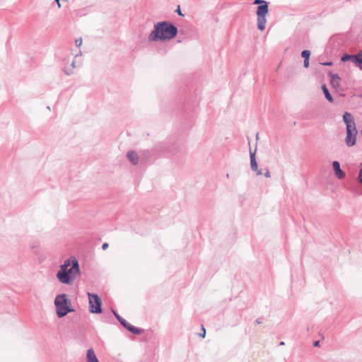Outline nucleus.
Here are the masks:
<instances>
[{"label":"nucleus","mask_w":362,"mask_h":362,"mask_svg":"<svg viewBox=\"0 0 362 362\" xmlns=\"http://www.w3.org/2000/svg\"><path fill=\"white\" fill-rule=\"evenodd\" d=\"M81 274L78 261L74 256H71L60 265L56 274L58 281L67 285H71Z\"/></svg>","instance_id":"1"},{"label":"nucleus","mask_w":362,"mask_h":362,"mask_svg":"<svg viewBox=\"0 0 362 362\" xmlns=\"http://www.w3.org/2000/svg\"><path fill=\"white\" fill-rule=\"evenodd\" d=\"M153 28L148 37L150 42L170 40L174 38L178 32L177 28L169 21L156 23Z\"/></svg>","instance_id":"2"},{"label":"nucleus","mask_w":362,"mask_h":362,"mask_svg":"<svg viewBox=\"0 0 362 362\" xmlns=\"http://www.w3.org/2000/svg\"><path fill=\"white\" fill-rule=\"evenodd\" d=\"M343 121L346 124V145L349 147L353 146L356 144L358 134L354 117L351 113L346 112L343 115Z\"/></svg>","instance_id":"3"},{"label":"nucleus","mask_w":362,"mask_h":362,"mask_svg":"<svg viewBox=\"0 0 362 362\" xmlns=\"http://www.w3.org/2000/svg\"><path fill=\"white\" fill-rule=\"evenodd\" d=\"M54 305L58 317H63L68 313L74 311V310L70 307L71 300L66 298V295L64 293L58 295L55 298Z\"/></svg>","instance_id":"4"},{"label":"nucleus","mask_w":362,"mask_h":362,"mask_svg":"<svg viewBox=\"0 0 362 362\" xmlns=\"http://www.w3.org/2000/svg\"><path fill=\"white\" fill-rule=\"evenodd\" d=\"M253 4H259L257 10V28L264 30L267 23L266 16L269 12L268 3L264 0H255Z\"/></svg>","instance_id":"5"},{"label":"nucleus","mask_w":362,"mask_h":362,"mask_svg":"<svg viewBox=\"0 0 362 362\" xmlns=\"http://www.w3.org/2000/svg\"><path fill=\"white\" fill-rule=\"evenodd\" d=\"M89 299V311L91 313L100 314L102 313V301L98 295L88 293Z\"/></svg>","instance_id":"6"},{"label":"nucleus","mask_w":362,"mask_h":362,"mask_svg":"<svg viewBox=\"0 0 362 362\" xmlns=\"http://www.w3.org/2000/svg\"><path fill=\"white\" fill-rule=\"evenodd\" d=\"M332 168L334 171L335 175L337 177L338 179L342 180L345 177L346 174L343 170H341L340 163L339 161H333Z\"/></svg>","instance_id":"7"},{"label":"nucleus","mask_w":362,"mask_h":362,"mask_svg":"<svg viewBox=\"0 0 362 362\" xmlns=\"http://www.w3.org/2000/svg\"><path fill=\"white\" fill-rule=\"evenodd\" d=\"M127 157L129 162H131L134 165H137L139 162V157L137 153L134 151H128L127 153Z\"/></svg>","instance_id":"8"},{"label":"nucleus","mask_w":362,"mask_h":362,"mask_svg":"<svg viewBox=\"0 0 362 362\" xmlns=\"http://www.w3.org/2000/svg\"><path fill=\"white\" fill-rule=\"evenodd\" d=\"M329 76L331 77L330 83L333 88H337L340 86L341 78L337 74L330 73Z\"/></svg>","instance_id":"9"},{"label":"nucleus","mask_w":362,"mask_h":362,"mask_svg":"<svg viewBox=\"0 0 362 362\" xmlns=\"http://www.w3.org/2000/svg\"><path fill=\"white\" fill-rule=\"evenodd\" d=\"M86 359H87L86 362H99V361L94 352V350L93 349H89L87 351Z\"/></svg>","instance_id":"10"},{"label":"nucleus","mask_w":362,"mask_h":362,"mask_svg":"<svg viewBox=\"0 0 362 362\" xmlns=\"http://www.w3.org/2000/svg\"><path fill=\"white\" fill-rule=\"evenodd\" d=\"M250 165L251 169L253 171H257V163L255 158V151L252 152L251 149L250 150Z\"/></svg>","instance_id":"11"},{"label":"nucleus","mask_w":362,"mask_h":362,"mask_svg":"<svg viewBox=\"0 0 362 362\" xmlns=\"http://www.w3.org/2000/svg\"><path fill=\"white\" fill-rule=\"evenodd\" d=\"M124 327H125L128 331H129L130 332L134 334H140L141 333V331L140 329L132 325L130 323H127L126 326H124Z\"/></svg>","instance_id":"12"},{"label":"nucleus","mask_w":362,"mask_h":362,"mask_svg":"<svg viewBox=\"0 0 362 362\" xmlns=\"http://www.w3.org/2000/svg\"><path fill=\"white\" fill-rule=\"evenodd\" d=\"M322 91L325 94L326 99L330 103L333 102V98H332V95L330 94V93L325 84L322 86Z\"/></svg>","instance_id":"13"},{"label":"nucleus","mask_w":362,"mask_h":362,"mask_svg":"<svg viewBox=\"0 0 362 362\" xmlns=\"http://www.w3.org/2000/svg\"><path fill=\"white\" fill-rule=\"evenodd\" d=\"M354 64L357 66L361 70H362V54L358 53L354 57Z\"/></svg>","instance_id":"14"},{"label":"nucleus","mask_w":362,"mask_h":362,"mask_svg":"<svg viewBox=\"0 0 362 362\" xmlns=\"http://www.w3.org/2000/svg\"><path fill=\"white\" fill-rule=\"evenodd\" d=\"M356 54L350 55V54H345L341 57V60L343 62H346L351 60L354 63V57H356Z\"/></svg>","instance_id":"15"},{"label":"nucleus","mask_w":362,"mask_h":362,"mask_svg":"<svg viewBox=\"0 0 362 362\" xmlns=\"http://www.w3.org/2000/svg\"><path fill=\"white\" fill-rule=\"evenodd\" d=\"M71 69H69V68H65L64 69V72L66 75L69 76V75H71L73 74L74 71H73V69L76 68V62L75 61H73L71 64Z\"/></svg>","instance_id":"16"},{"label":"nucleus","mask_w":362,"mask_h":362,"mask_svg":"<svg viewBox=\"0 0 362 362\" xmlns=\"http://www.w3.org/2000/svg\"><path fill=\"white\" fill-rule=\"evenodd\" d=\"M310 52L309 50H303L302 52H301V57L305 59H310Z\"/></svg>","instance_id":"17"},{"label":"nucleus","mask_w":362,"mask_h":362,"mask_svg":"<svg viewBox=\"0 0 362 362\" xmlns=\"http://www.w3.org/2000/svg\"><path fill=\"white\" fill-rule=\"evenodd\" d=\"M358 181L359 183L362 185V168L359 170L358 176Z\"/></svg>","instance_id":"18"},{"label":"nucleus","mask_w":362,"mask_h":362,"mask_svg":"<svg viewBox=\"0 0 362 362\" xmlns=\"http://www.w3.org/2000/svg\"><path fill=\"white\" fill-rule=\"evenodd\" d=\"M75 45L76 47H80L82 45V39L78 38L75 40Z\"/></svg>","instance_id":"19"},{"label":"nucleus","mask_w":362,"mask_h":362,"mask_svg":"<svg viewBox=\"0 0 362 362\" xmlns=\"http://www.w3.org/2000/svg\"><path fill=\"white\" fill-rule=\"evenodd\" d=\"M175 12H177L178 15L184 16V14L182 13L180 6H178L177 8L175 10Z\"/></svg>","instance_id":"20"},{"label":"nucleus","mask_w":362,"mask_h":362,"mask_svg":"<svg viewBox=\"0 0 362 362\" xmlns=\"http://www.w3.org/2000/svg\"><path fill=\"white\" fill-rule=\"evenodd\" d=\"M303 66L305 68H308L309 66V59H304Z\"/></svg>","instance_id":"21"},{"label":"nucleus","mask_w":362,"mask_h":362,"mask_svg":"<svg viewBox=\"0 0 362 362\" xmlns=\"http://www.w3.org/2000/svg\"><path fill=\"white\" fill-rule=\"evenodd\" d=\"M264 175L266 177H270L271 175H270V172L268 169H265V173H264Z\"/></svg>","instance_id":"22"},{"label":"nucleus","mask_w":362,"mask_h":362,"mask_svg":"<svg viewBox=\"0 0 362 362\" xmlns=\"http://www.w3.org/2000/svg\"><path fill=\"white\" fill-rule=\"evenodd\" d=\"M108 246H109L108 243H105L102 245V249L103 250H105L107 249Z\"/></svg>","instance_id":"23"},{"label":"nucleus","mask_w":362,"mask_h":362,"mask_svg":"<svg viewBox=\"0 0 362 362\" xmlns=\"http://www.w3.org/2000/svg\"><path fill=\"white\" fill-rule=\"evenodd\" d=\"M128 323V322L126 320H120V324L124 327L127 325V324Z\"/></svg>","instance_id":"24"},{"label":"nucleus","mask_w":362,"mask_h":362,"mask_svg":"<svg viewBox=\"0 0 362 362\" xmlns=\"http://www.w3.org/2000/svg\"><path fill=\"white\" fill-rule=\"evenodd\" d=\"M324 66H332L333 64L332 62H327L322 64Z\"/></svg>","instance_id":"25"},{"label":"nucleus","mask_w":362,"mask_h":362,"mask_svg":"<svg viewBox=\"0 0 362 362\" xmlns=\"http://www.w3.org/2000/svg\"><path fill=\"white\" fill-rule=\"evenodd\" d=\"M313 346H315V347H318L320 346V341H315L314 343H313Z\"/></svg>","instance_id":"26"},{"label":"nucleus","mask_w":362,"mask_h":362,"mask_svg":"<svg viewBox=\"0 0 362 362\" xmlns=\"http://www.w3.org/2000/svg\"><path fill=\"white\" fill-rule=\"evenodd\" d=\"M143 154L145 156H148L149 154H150V151L146 150V151H143Z\"/></svg>","instance_id":"27"},{"label":"nucleus","mask_w":362,"mask_h":362,"mask_svg":"<svg viewBox=\"0 0 362 362\" xmlns=\"http://www.w3.org/2000/svg\"><path fill=\"white\" fill-rule=\"evenodd\" d=\"M257 324H261L262 322V320L261 318H258L255 320Z\"/></svg>","instance_id":"28"},{"label":"nucleus","mask_w":362,"mask_h":362,"mask_svg":"<svg viewBox=\"0 0 362 362\" xmlns=\"http://www.w3.org/2000/svg\"><path fill=\"white\" fill-rule=\"evenodd\" d=\"M112 313L114 314V315L115 316L116 318H118V317L119 316V315L115 312V310H112Z\"/></svg>","instance_id":"29"},{"label":"nucleus","mask_w":362,"mask_h":362,"mask_svg":"<svg viewBox=\"0 0 362 362\" xmlns=\"http://www.w3.org/2000/svg\"><path fill=\"white\" fill-rule=\"evenodd\" d=\"M54 1L57 4L58 8H61L60 0H54Z\"/></svg>","instance_id":"30"},{"label":"nucleus","mask_w":362,"mask_h":362,"mask_svg":"<svg viewBox=\"0 0 362 362\" xmlns=\"http://www.w3.org/2000/svg\"><path fill=\"white\" fill-rule=\"evenodd\" d=\"M256 172H257V175H262V174H263V173L262 172V170H257V171H256Z\"/></svg>","instance_id":"31"},{"label":"nucleus","mask_w":362,"mask_h":362,"mask_svg":"<svg viewBox=\"0 0 362 362\" xmlns=\"http://www.w3.org/2000/svg\"><path fill=\"white\" fill-rule=\"evenodd\" d=\"M203 330H204V333H202L201 336L202 337H205V334H206V330H205V329L204 327H203Z\"/></svg>","instance_id":"32"},{"label":"nucleus","mask_w":362,"mask_h":362,"mask_svg":"<svg viewBox=\"0 0 362 362\" xmlns=\"http://www.w3.org/2000/svg\"><path fill=\"white\" fill-rule=\"evenodd\" d=\"M117 320H118L119 322H120V320H124V318H123V317H122L120 315H119V316L118 317V318H117Z\"/></svg>","instance_id":"33"},{"label":"nucleus","mask_w":362,"mask_h":362,"mask_svg":"<svg viewBox=\"0 0 362 362\" xmlns=\"http://www.w3.org/2000/svg\"><path fill=\"white\" fill-rule=\"evenodd\" d=\"M284 344H284V341H281V342H280V344H279V345H280V346H284Z\"/></svg>","instance_id":"34"}]
</instances>
